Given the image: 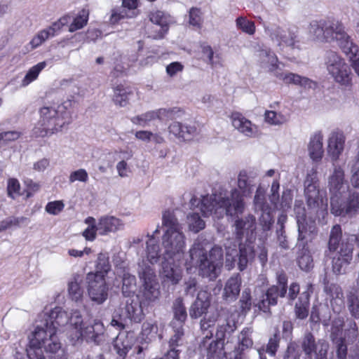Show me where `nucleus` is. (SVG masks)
<instances>
[{
    "label": "nucleus",
    "instance_id": "obj_48",
    "mask_svg": "<svg viewBox=\"0 0 359 359\" xmlns=\"http://www.w3.org/2000/svg\"><path fill=\"white\" fill-rule=\"evenodd\" d=\"M148 17L152 25L162 27L163 31H168L170 22L169 15L161 11H155L150 12Z\"/></svg>",
    "mask_w": 359,
    "mask_h": 359
},
{
    "label": "nucleus",
    "instance_id": "obj_38",
    "mask_svg": "<svg viewBox=\"0 0 359 359\" xmlns=\"http://www.w3.org/2000/svg\"><path fill=\"white\" fill-rule=\"evenodd\" d=\"M160 232L159 226H157L154 231L153 235L148 236L149 239L147 241V255L148 261L151 264H156L160 257L159 245L154 238V234H158Z\"/></svg>",
    "mask_w": 359,
    "mask_h": 359
},
{
    "label": "nucleus",
    "instance_id": "obj_42",
    "mask_svg": "<svg viewBox=\"0 0 359 359\" xmlns=\"http://www.w3.org/2000/svg\"><path fill=\"white\" fill-rule=\"evenodd\" d=\"M297 262L302 271H309L313 269L314 266L313 259L309 247L299 248Z\"/></svg>",
    "mask_w": 359,
    "mask_h": 359
},
{
    "label": "nucleus",
    "instance_id": "obj_3",
    "mask_svg": "<svg viewBox=\"0 0 359 359\" xmlns=\"http://www.w3.org/2000/svg\"><path fill=\"white\" fill-rule=\"evenodd\" d=\"M29 345L26 349L27 357L29 350L37 355L43 353L42 349L47 353L57 355V359H67L65 349L57 336L56 330L52 326L47 327L46 324H38L28 336Z\"/></svg>",
    "mask_w": 359,
    "mask_h": 359
},
{
    "label": "nucleus",
    "instance_id": "obj_61",
    "mask_svg": "<svg viewBox=\"0 0 359 359\" xmlns=\"http://www.w3.org/2000/svg\"><path fill=\"white\" fill-rule=\"evenodd\" d=\"M236 26L243 32L252 35L255 32V25L252 21L247 20L245 18L240 17L236 19Z\"/></svg>",
    "mask_w": 359,
    "mask_h": 359
},
{
    "label": "nucleus",
    "instance_id": "obj_6",
    "mask_svg": "<svg viewBox=\"0 0 359 359\" xmlns=\"http://www.w3.org/2000/svg\"><path fill=\"white\" fill-rule=\"evenodd\" d=\"M223 264L222 248L214 247L208 254L200 244H194L189 250V259L186 264L189 267H198L199 273L210 280L215 279L220 273Z\"/></svg>",
    "mask_w": 359,
    "mask_h": 359
},
{
    "label": "nucleus",
    "instance_id": "obj_23",
    "mask_svg": "<svg viewBox=\"0 0 359 359\" xmlns=\"http://www.w3.org/2000/svg\"><path fill=\"white\" fill-rule=\"evenodd\" d=\"M231 119L233 127L244 136L254 137L257 135V127L243 114L234 112Z\"/></svg>",
    "mask_w": 359,
    "mask_h": 359
},
{
    "label": "nucleus",
    "instance_id": "obj_30",
    "mask_svg": "<svg viewBox=\"0 0 359 359\" xmlns=\"http://www.w3.org/2000/svg\"><path fill=\"white\" fill-rule=\"evenodd\" d=\"M257 56L261 66L268 69V71L275 76L276 73L280 69L276 54L269 49H261L258 51Z\"/></svg>",
    "mask_w": 359,
    "mask_h": 359
},
{
    "label": "nucleus",
    "instance_id": "obj_22",
    "mask_svg": "<svg viewBox=\"0 0 359 359\" xmlns=\"http://www.w3.org/2000/svg\"><path fill=\"white\" fill-rule=\"evenodd\" d=\"M270 36L278 46L294 47L297 40L294 30L282 27H275L271 29Z\"/></svg>",
    "mask_w": 359,
    "mask_h": 359
},
{
    "label": "nucleus",
    "instance_id": "obj_21",
    "mask_svg": "<svg viewBox=\"0 0 359 359\" xmlns=\"http://www.w3.org/2000/svg\"><path fill=\"white\" fill-rule=\"evenodd\" d=\"M69 322V314L60 307H55L49 312H45L42 316L39 324H46L48 327H53L56 332L58 327L66 325Z\"/></svg>",
    "mask_w": 359,
    "mask_h": 359
},
{
    "label": "nucleus",
    "instance_id": "obj_36",
    "mask_svg": "<svg viewBox=\"0 0 359 359\" xmlns=\"http://www.w3.org/2000/svg\"><path fill=\"white\" fill-rule=\"evenodd\" d=\"M103 325L100 321H95L93 325L83 326V340L86 341H93L96 344L100 342V335L103 333Z\"/></svg>",
    "mask_w": 359,
    "mask_h": 359
},
{
    "label": "nucleus",
    "instance_id": "obj_55",
    "mask_svg": "<svg viewBox=\"0 0 359 359\" xmlns=\"http://www.w3.org/2000/svg\"><path fill=\"white\" fill-rule=\"evenodd\" d=\"M46 67V62L45 61L41 62L37 65L33 66L26 74L23 80L22 81V85L26 86L29 85L32 81H34L39 76V73Z\"/></svg>",
    "mask_w": 359,
    "mask_h": 359
},
{
    "label": "nucleus",
    "instance_id": "obj_13",
    "mask_svg": "<svg viewBox=\"0 0 359 359\" xmlns=\"http://www.w3.org/2000/svg\"><path fill=\"white\" fill-rule=\"evenodd\" d=\"M330 205L331 212L336 216L353 217L359 212V192L350 189Z\"/></svg>",
    "mask_w": 359,
    "mask_h": 359
},
{
    "label": "nucleus",
    "instance_id": "obj_31",
    "mask_svg": "<svg viewBox=\"0 0 359 359\" xmlns=\"http://www.w3.org/2000/svg\"><path fill=\"white\" fill-rule=\"evenodd\" d=\"M323 140V135L320 131L314 133L310 137L308 151L310 158L313 161H320L323 158L324 153Z\"/></svg>",
    "mask_w": 359,
    "mask_h": 359
},
{
    "label": "nucleus",
    "instance_id": "obj_62",
    "mask_svg": "<svg viewBox=\"0 0 359 359\" xmlns=\"http://www.w3.org/2000/svg\"><path fill=\"white\" fill-rule=\"evenodd\" d=\"M85 222L88 225V226L83 232V236L86 240L93 241L95 238L96 232L97 231L96 229L97 224L95 223V219L92 217H88L86 219Z\"/></svg>",
    "mask_w": 359,
    "mask_h": 359
},
{
    "label": "nucleus",
    "instance_id": "obj_44",
    "mask_svg": "<svg viewBox=\"0 0 359 359\" xmlns=\"http://www.w3.org/2000/svg\"><path fill=\"white\" fill-rule=\"evenodd\" d=\"M330 309L325 304H320L318 307H313L310 320L313 323L322 322L324 326L329 325L330 320Z\"/></svg>",
    "mask_w": 359,
    "mask_h": 359
},
{
    "label": "nucleus",
    "instance_id": "obj_12",
    "mask_svg": "<svg viewBox=\"0 0 359 359\" xmlns=\"http://www.w3.org/2000/svg\"><path fill=\"white\" fill-rule=\"evenodd\" d=\"M325 64L329 74L337 82L342 85L350 83V67L337 53L327 52L325 56Z\"/></svg>",
    "mask_w": 359,
    "mask_h": 359
},
{
    "label": "nucleus",
    "instance_id": "obj_50",
    "mask_svg": "<svg viewBox=\"0 0 359 359\" xmlns=\"http://www.w3.org/2000/svg\"><path fill=\"white\" fill-rule=\"evenodd\" d=\"M265 121L272 126H281L288 121V116L281 112L268 110L264 114Z\"/></svg>",
    "mask_w": 359,
    "mask_h": 359
},
{
    "label": "nucleus",
    "instance_id": "obj_18",
    "mask_svg": "<svg viewBox=\"0 0 359 359\" xmlns=\"http://www.w3.org/2000/svg\"><path fill=\"white\" fill-rule=\"evenodd\" d=\"M344 177V170L339 165H334L333 172L328 178L327 187L330 195V203L338 198H341L343 194L350 189L348 186L345 184Z\"/></svg>",
    "mask_w": 359,
    "mask_h": 359
},
{
    "label": "nucleus",
    "instance_id": "obj_63",
    "mask_svg": "<svg viewBox=\"0 0 359 359\" xmlns=\"http://www.w3.org/2000/svg\"><path fill=\"white\" fill-rule=\"evenodd\" d=\"M262 211L260 217V223L264 231H268L271 229V226L273 222V217L271 212L270 208L266 207Z\"/></svg>",
    "mask_w": 359,
    "mask_h": 359
},
{
    "label": "nucleus",
    "instance_id": "obj_28",
    "mask_svg": "<svg viewBox=\"0 0 359 359\" xmlns=\"http://www.w3.org/2000/svg\"><path fill=\"white\" fill-rule=\"evenodd\" d=\"M219 313L217 311H214L211 314L204 316L201 320V328L203 332V339L201 342L200 347L208 348V344L213 341L212 339L213 335L214 325L217 320Z\"/></svg>",
    "mask_w": 359,
    "mask_h": 359
},
{
    "label": "nucleus",
    "instance_id": "obj_57",
    "mask_svg": "<svg viewBox=\"0 0 359 359\" xmlns=\"http://www.w3.org/2000/svg\"><path fill=\"white\" fill-rule=\"evenodd\" d=\"M187 222L189 229L195 233L198 232L205 227V222L196 212L190 213L187 216Z\"/></svg>",
    "mask_w": 359,
    "mask_h": 359
},
{
    "label": "nucleus",
    "instance_id": "obj_54",
    "mask_svg": "<svg viewBox=\"0 0 359 359\" xmlns=\"http://www.w3.org/2000/svg\"><path fill=\"white\" fill-rule=\"evenodd\" d=\"M89 12L88 10L82 9L74 19L69 27L70 32H74L83 28L88 22Z\"/></svg>",
    "mask_w": 359,
    "mask_h": 359
},
{
    "label": "nucleus",
    "instance_id": "obj_40",
    "mask_svg": "<svg viewBox=\"0 0 359 359\" xmlns=\"http://www.w3.org/2000/svg\"><path fill=\"white\" fill-rule=\"evenodd\" d=\"M81 282L79 274H74L68 282L67 291L70 299L76 302L82 300L83 290L80 285Z\"/></svg>",
    "mask_w": 359,
    "mask_h": 359
},
{
    "label": "nucleus",
    "instance_id": "obj_11",
    "mask_svg": "<svg viewBox=\"0 0 359 359\" xmlns=\"http://www.w3.org/2000/svg\"><path fill=\"white\" fill-rule=\"evenodd\" d=\"M354 245L359 248V234H349L342 240L339 251L332 257V270L334 273H344L346 266L351 264ZM355 260H359V252L356 253Z\"/></svg>",
    "mask_w": 359,
    "mask_h": 359
},
{
    "label": "nucleus",
    "instance_id": "obj_46",
    "mask_svg": "<svg viewBox=\"0 0 359 359\" xmlns=\"http://www.w3.org/2000/svg\"><path fill=\"white\" fill-rule=\"evenodd\" d=\"M113 91L112 99L114 104L121 107L126 106L128 103V97L131 94V91L121 84L114 86Z\"/></svg>",
    "mask_w": 359,
    "mask_h": 359
},
{
    "label": "nucleus",
    "instance_id": "obj_15",
    "mask_svg": "<svg viewBox=\"0 0 359 359\" xmlns=\"http://www.w3.org/2000/svg\"><path fill=\"white\" fill-rule=\"evenodd\" d=\"M301 348L308 358H311L313 354L315 359H327L329 344L324 339L318 341L312 333L306 332L302 341Z\"/></svg>",
    "mask_w": 359,
    "mask_h": 359
},
{
    "label": "nucleus",
    "instance_id": "obj_24",
    "mask_svg": "<svg viewBox=\"0 0 359 359\" xmlns=\"http://www.w3.org/2000/svg\"><path fill=\"white\" fill-rule=\"evenodd\" d=\"M287 278L285 273L280 272L277 273V285L270 287L265 297L268 298V304L276 305L278 297H284L287 293Z\"/></svg>",
    "mask_w": 359,
    "mask_h": 359
},
{
    "label": "nucleus",
    "instance_id": "obj_56",
    "mask_svg": "<svg viewBox=\"0 0 359 359\" xmlns=\"http://www.w3.org/2000/svg\"><path fill=\"white\" fill-rule=\"evenodd\" d=\"M344 323V317L339 315L332 320L330 330V338L332 341H335V340L339 339H343L341 335Z\"/></svg>",
    "mask_w": 359,
    "mask_h": 359
},
{
    "label": "nucleus",
    "instance_id": "obj_19",
    "mask_svg": "<svg viewBox=\"0 0 359 359\" xmlns=\"http://www.w3.org/2000/svg\"><path fill=\"white\" fill-rule=\"evenodd\" d=\"M217 311L210 306V294L206 291H200L197 298L189 309V316L191 318H198L202 315L206 316Z\"/></svg>",
    "mask_w": 359,
    "mask_h": 359
},
{
    "label": "nucleus",
    "instance_id": "obj_52",
    "mask_svg": "<svg viewBox=\"0 0 359 359\" xmlns=\"http://www.w3.org/2000/svg\"><path fill=\"white\" fill-rule=\"evenodd\" d=\"M157 117L156 110H153L135 116L131 118L130 121L134 124L145 127L149 126L151 121L157 119Z\"/></svg>",
    "mask_w": 359,
    "mask_h": 359
},
{
    "label": "nucleus",
    "instance_id": "obj_17",
    "mask_svg": "<svg viewBox=\"0 0 359 359\" xmlns=\"http://www.w3.org/2000/svg\"><path fill=\"white\" fill-rule=\"evenodd\" d=\"M159 271L160 276L163 283L175 285L180 283L182 278V269L181 261H177L175 258H168L163 256Z\"/></svg>",
    "mask_w": 359,
    "mask_h": 359
},
{
    "label": "nucleus",
    "instance_id": "obj_25",
    "mask_svg": "<svg viewBox=\"0 0 359 359\" xmlns=\"http://www.w3.org/2000/svg\"><path fill=\"white\" fill-rule=\"evenodd\" d=\"M346 137L341 132H332L327 140V154L333 162L339 160L344 151Z\"/></svg>",
    "mask_w": 359,
    "mask_h": 359
},
{
    "label": "nucleus",
    "instance_id": "obj_49",
    "mask_svg": "<svg viewBox=\"0 0 359 359\" xmlns=\"http://www.w3.org/2000/svg\"><path fill=\"white\" fill-rule=\"evenodd\" d=\"M157 332L158 326L156 323L145 322L142 325L141 338L148 344L156 339Z\"/></svg>",
    "mask_w": 359,
    "mask_h": 359
},
{
    "label": "nucleus",
    "instance_id": "obj_45",
    "mask_svg": "<svg viewBox=\"0 0 359 359\" xmlns=\"http://www.w3.org/2000/svg\"><path fill=\"white\" fill-rule=\"evenodd\" d=\"M172 311L174 318L171 322V325L180 324L184 325L187 318V313L181 298H177L175 300L172 304Z\"/></svg>",
    "mask_w": 359,
    "mask_h": 359
},
{
    "label": "nucleus",
    "instance_id": "obj_53",
    "mask_svg": "<svg viewBox=\"0 0 359 359\" xmlns=\"http://www.w3.org/2000/svg\"><path fill=\"white\" fill-rule=\"evenodd\" d=\"M341 229L339 225H334L330 231V239L328 242V250L330 252H334L341 240Z\"/></svg>",
    "mask_w": 359,
    "mask_h": 359
},
{
    "label": "nucleus",
    "instance_id": "obj_64",
    "mask_svg": "<svg viewBox=\"0 0 359 359\" xmlns=\"http://www.w3.org/2000/svg\"><path fill=\"white\" fill-rule=\"evenodd\" d=\"M136 285L135 276L128 273L123 274V293L129 294L131 292V289Z\"/></svg>",
    "mask_w": 359,
    "mask_h": 359
},
{
    "label": "nucleus",
    "instance_id": "obj_1",
    "mask_svg": "<svg viewBox=\"0 0 359 359\" xmlns=\"http://www.w3.org/2000/svg\"><path fill=\"white\" fill-rule=\"evenodd\" d=\"M258 176L253 170H241L238 175L237 189L229 193L208 195L201 201L200 210L204 217L212 216L215 219L223 218L224 215L233 216L243 213L245 209L243 196H250L256 185Z\"/></svg>",
    "mask_w": 359,
    "mask_h": 359
},
{
    "label": "nucleus",
    "instance_id": "obj_14",
    "mask_svg": "<svg viewBox=\"0 0 359 359\" xmlns=\"http://www.w3.org/2000/svg\"><path fill=\"white\" fill-rule=\"evenodd\" d=\"M326 20L325 29L327 28L328 33L327 35V42L337 41L344 53L355 51L353 42L345 32L343 24L336 20L327 19Z\"/></svg>",
    "mask_w": 359,
    "mask_h": 359
},
{
    "label": "nucleus",
    "instance_id": "obj_35",
    "mask_svg": "<svg viewBox=\"0 0 359 359\" xmlns=\"http://www.w3.org/2000/svg\"><path fill=\"white\" fill-rule=\"evenodd\" d=\"M326 20H313L310 22L308 32L313 40L320 42H327V35H328Z\"/></svg>",
    "mask_w": 359,
    "mask_h": 359
},
{
    "label": "nucleus",
    "instance_id": "obj_16",
    "mask_svg": "<svg viewBox=\"0 0 359 359\" xmlns=\"http://www.w3.org/2000/svg\"><path fill=\"white\" fill-rule=\"evenodd\" d=\"M88 293L90 299L97 304H102L108 297V287L103 275L89 273L87 275Z\"/></svg>",
    "mask_w": 359,
    "mask_h": 359
},
{
    "label": "nucleus",
    "instance_id": "obj_41",
    "mask_svg": "<svg viewBox=\"0 0 359 359\" xmlns=\"http://www.w3.org/2000/svg\"><path fill=\"white\" fill-rule=\"evenodd\" d=\"M168 131L177 138L182 140H189L194 135L196 134V127H187L186 133H182V123L180 122L174 121L168 126Z\"/></svg>",
    "mask_w": 359,
    "mask_h": 359
},
{
    "label": "nucleus",
    "instance_id": "obj_7",
    "mask_svg": "<svg viewBox=\"0 0 359 359\" xmlns=\"http://www.w3.org/2000/svg\"><path fill=\"white\" fill-rule=\"evenodd\" d=\"M137 273L142 285L137 297L140 299L141 304L148 307L159 299V283L154 269L144 260L138 263Z\"/></svg>",
    "mask_w": 359,
    "mask_h": 359
},
{
    "label": "nucleus",
    "instance_id": "obj_26",
    "mask_svg": "<svg viewBox=\"0 0 359 359\" xmlns=\"http://www.w3.org/2000/svg\"><path fill=\"white\" fill-rule=\"evenodd\" d=\"M275 77L285 84H293L304 88H314L316 83L307 77L290 72H283L281 69L276 73Z\"/></svg>",
    "mask_w": 359,
    "mask_h": 359
},
{
    "label": "nucleus",
    "instance_id": "obj_8",
    "mask_svg": "<svg viewBox=\"0 0 359 359\" xmlns=\"http://www.w3.org/2000/svg\"><path fill=\"white\" fill-rule=\"evenodd\" d=\"M304 194L306 198L309 214L316 216L319 211L327 208L326 192L320 189L317 172L312 169L306 176L304 182Z\"/></svg>",
    "mask_w": 359,
    "mask_h": 359
},
{
    "label": "nucleus",
    "instance_id": "obj_51",
    "mask_svg": "<svg viewBox=\"0 0 359 359\" xmlns=\"http://www.w3.org/2000/svg\"><path fill=\"white\" fill-rule=\"evenodd\" d=\"M174 334L171 337L169 341V346L170 350L172 349L177 350V347L181 346L183 343V337L184 334L183 325L177 324V325H171Z\"/></svg>",
    "mask_w": 359,
    "mask_h": 359
},
{
    "label": "nucleus",
    "instance_id": "obj_29",
    "mask_svg": "<svg viewBox=\"0 0 359 359\" xmlns=\"http://www.w3.org/2000/svg\"><path fill=\"white\" fill-rule=\"evenodd\" d=\"M241 283V277L238 273L230 277L224 287L223 299L228 302L235 301L240 294Z\"/></svg>",
    "mask_w": 359,
    "mask_h": 359
},
{
    "label": "nucleus",
    "instance_id": "obj_43",
    "mask_svg": "<svg viewBox=\"0 0 359 359\" xmlns=\"http://www.w3.org/2000/svg\"><path fill=\"white\" fill-rule=\"evenodd\" d=\"M309 294L307 292H303L299 294L298 301L294 306L295 316L301 320L305 319L309 315Z\"/></svg>",
    "mask_w": 359,
    "mask_h": 359
},
{
    "label": "nucleus",
    "instance_id": "obj_37",
    "mask_svg": "<svg viewBox=\"0 0 359 359\" xmlns=\"http://www.w3.org/2000/svg\"><path fill=\"white\" fill-rule=\"evenodd\" d=\"M255 218L253 215H248L244 218L238 219L235 222L236 238L240 241L245 233L255 229Z\"/></svg>",
    "mask_w": 359,
    "mask_h": 359
},
{
    "label": "nucleus",
    "instance_id": "obj_47",
    "mask_svg": "<svg viewBox=\"0 0 359 359\" xmlns=\"http://www.w3.org/2000/svg\"><path fill=\"white\" fill-rule=\"evenodd\" d=\"M138 15V11L129 12L126 9L121 7H114L111 10V15L109 18V22L111 25H116L121 20L133 18Z\"/></svg>",
    "mask_w": 359,
    "mask_h": 359
},
{
    "label": "nucleus",
    "instance_id": "obj_34",
    "mask_svg": "<svg viewBox=\"0 0 359 359\" xmlns=\"http://www.w3.org/2000/svg\"><path fill=\"white\" fill-rule=\"evenodd\" d=\"M208 359H246V357H242L238 351H232L226 353L222 348L217 347V343L215 341H211L207 348Z\"/></svg>",
    "mask_w": 359,
    "mask_h": 359
},
{
    "label": "nucleus",
    "instance_id": "obj_5",
    "mask_svg": "<svg viewBox=\"0 0 359 359\" xmlns=\"http://www.w3.org/2000/svg\"><path fill=\"white\" fill-rule=\"evenodd\" d=\"M70 106L71 102L67 101L57 107H41L39 111L40 120L33 129V135L35 137H43L61 131L62 128L70 122L69 113L67 111Z\"/></svg>",
    "mask_w": 359,
    "mask_h": 359
},
{
    "label": "nucleus",
    "instance_id": "obj_39",
    "mask_svg": "<svg viewBox=\"0 0 359 359\" xmlns=\"http://www.w3.org/2000/svg\"><path fill=\"white\" fill-rule=\"evenodd\" d=\"M252 333V328L245 327L238 336V344L234 351L239 352L242 357H245L244 351L250 348L253 345V341L251 337Z\"/></svg>",
    "mask_w": 359,
    "mask_h": 359
},
{
    "label": "nucleus",
    "instance_id": "obj_9",
    "mask_svg": "<svg viewBox=\"0 0 359 359\" xmlns=\"http://www.w3.org/2000/svg\"><path fill=\"white\" fill-rule=\"evenodd\" d=\"M237 245L236 242L231 240H228L225 243V266L228 270H231L235 266L237 261L238 269L242 271L255 258L254 246L248 241L240 242L238 249Z\"/></svg>",
    "mask_w": 359,
    "mask_h": 359
},
{
    "label": "nucleus",
    "instance_id": "obj_33",
    "mask_svg": "<svg viewBox=\"0 0 359 359\" xmlns=\"http://www.w3.org/2000/svg\"><path fill=\"white\" fill-rule=\"evenodd\" d=\"M123 226L121 220L112 216L102 217L97 224L96 229L101 235H106L110 232H114Z\"/></svg>",
    "mask_w": 359,
    "mask_h": 359
},
{
    "label": "nucleus",
    "instance_id": "obj_27",
    "mask_svg": "<svg viewBox=\"0 0 359 359\" xmlns=\"http://www.w3.org/2000/svg\"><path fill=\"white\" fill-rule=\"evenodd\" d=\"M125 316L135 323H140L144 318V314L143 309L147 306H144L141 304L140 299L128 297L125 301Z\"/></svg>",
    "mask_w": 359,
    "mask_h": 359
},
{
    "label": "nucleus",
    "instance_id": "obj_2",
    "mask_svg": "<svg viewBox=\"0 0 359 359\" xmlns=\"http://www.w3.org/2000/svg\"><path fill=\"white\" fill-rule=\"evenodd\" d=\"M29 345L26 349L27 357L29 350L37 355L43 353L42 349L47 353L57 355V359H67L65 349L57 336L56 330L52 326L47 327L46 324H38L28 336Z\"/></svg>",
    "mask_w": 359,
    "mask_h": 359
},
{
    "label": "nucleus",
    "instance_id": "obj_10",
    "mask_svg": "<svg viewBox=\"0 0 359 359\" xmlns=\"http://www.w3.org/2000/svg\"><path fill=\"white\" fill-rule=\"evenodd\" d=\"M294 211L297 224V242L298 248L309 247L317 236L318 229L316 221L312 218L313 215L306 217V209L304 202L302 200H296L294 203Z\"/></svg>",
    "mask_w": 359,
    "mask_h": 359
},
{
    "label": "nucleus",
    "instance_id": "obj_60",
    "mask_svg": "<svg viewBox=\"0 0 359 359\" xmlns=\"http://www.w3.org/2000/svg\"><path fill=\"white\" fill-rule=\"evenodd\" d=\"M110 267L108 257L105 255L100 254L97 257L95 273L102 274L104 278V275L109 271Z\"/></svg>",
    "mask_w": 359,
    "mask_h": 359
},
{
    "label": "nucleus",
    "instance_id": "obj_32",
    "mask_svg": "<svg viewBox=\"0 0 359 359\" xmlns=\"http://www.w3.org/2000/svg\"><path fill=\"white\" fill-rule=\"evenodd\" d=\"M324 285L325 292L332 297L331 304L334 312L339 313L344 306L343 292L341 287L337 284L330 283L325 280Z\"/></svg>",
    "mask_w": 359,
    "mask_h": 359
},
{
    "label": "nucleus",
    "instance_id": "obj_4",
    "mask_svg": "<svg viewBox=\"0 0 359 359\" xmlns=\"http://www.w3.org/2000/svg\"><path fill=\"white\" fill-rule=\"evenodd\" d=\"M162 224L166 229L162 236V245L164 249L163 256L181 261L186 245V238L182 225L173 212L170 211H165L163 214Z\"/></svg>",
    "mask_w": 359,
    "mask_h": 359
},
{
    "label": "nucleus",
    "instance_id": "obj_20",
    "mask_svg": "<svg viewBox=\"0 0 359 359\" xmlns=\"http://www.w3.org/2000/svg\"><path fill=\"white\" fill-rule=\"evenodd\" d=\"M69 20L70 16H64L57 22H55L51 26L39 32L29 42L31 49L34 50L38 48L49 37L54 36L55 33L61 30L62 27L69 22Z\"/></svg>",
    "mask_w": 359,
    "mask_h": 359
},
{
    "label": "nucleus",
    "instance_id": "obj_58",
    "mask_svg": "<svg viewBox=\"0 0 359 359\" xmlns=\"http://www.w3.org/2000/svg\"><path fill=\"white\" fill-rule=\"evenodd\" d=\"M203 21L201 10L195 7L191 8L189 11L188 22L189 25L200 29L202 27Z\"/></svg>",
    "mask_w": 359,
    "mask_h": 359
},
{
    "label": "nucleus",
    "instance_id": "obj_59",
    "mask_svg": "<svg viewBox=\"0 0 359 359\" xmlns=\"http://www.w3.org/2000/svg\"><path fill=\"white\" fill-rule=\"evenodd\" d=\"M22 135V132L18 130L0 132V142L7 144L19 140Z\"/></svg>",
    "mask_w": 359,
    "mask_h": 359
}]
</instances>
